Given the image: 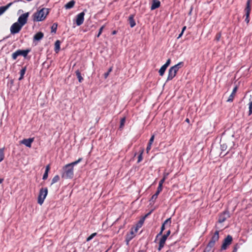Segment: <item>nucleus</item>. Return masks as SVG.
I'll return each mask as SVG.
<instances>
[{"label":"nucleus","instance_id":"obj_1","mask_svg":"<svg viewBox=\"0 0 252 252\" xmlns=\"http://www.w3.org/2000/svg\"><path fill=\"white\" fill-rule=\"evenodd\" d=\"M82 158H79L77 160L65 165L63 167V173L62 177L65 179H71L73 177V166L77 164L82 160Z\"/></svg>","mask_w":252,"mask_h":252},{"label":"nucleus","instance_id":"obj_2","mask_svg":"<svg viewBox=\"0 0 252 252\" xmlns=\"http://www.w3.org/2000/svg\"><path fill=\"white\" fill-rule=\"evenodd\" d=\"M49 12V9L43 8L33 14V20L36 22L43 21Z\"/></svg>","mask_w":252,"mask_h":252},{"label":"nucleus","instance_id":"obj_3","mask_svg":"<svg viewBox=\"0 0 252 252\" xmlns=\"http://www.w3.org/2000/svg\"><path fill=\"white\" fill-rule=\"evenodd\" d=\"M219 231L216 230L214 233L213 236L211 238V240L208 244L207 247L204 250V252H210L212 249L215 246V244L216 242L219 240Z\"/></svg>","mask_w":252,"mask_h":252},{"label":"nucleus","instance_id":"obj_4","mask_svg":"<svg viewBox=\"0 0 252 252\" xmlns=\"http://www.w3.org/2000/svg\"><path fill=\"white\" fill-rule=\"evenodd\" d=\"M220 149L222 151L227 150H230L234 146V143L231 139H228L226 141H220Z\"/></svg>","mask_w":252,"mask_h":252},{"label":"nucleus","instance_id":"obj_5","mask_svg":"<svg viewBox=\"0 0 252 252\" xmlns=\"http://www.w3.org/2000/svg\"><path fill=\"white\" fill-rule=\"evenodd\" d=\"M30 52V49L25 50H18L12 54V58L13 60H16L19 56H22L24 57H26L28 53Z\"/></svg>","mask_w":252,"mask_h":252},{"label":"nucleus","instance_id":"obj_6","mask_svg":"<svg viewBox=\"0 0 252 252\" xmlns=\"http://www.w3.org/2000/svg\"><path fill=\"white\" fill-rule=\"evenodd\" d=\"M48 193L47 188L41 189L40 190L39 194L38 197V203L41 205L44 202Z\"/></svg>","mask_w":252,"mask_h":252},{"label":"nucleus","instance_id":"obj_7","mask_svg":"<svg viewBox=\"0 0 252 252\" xmlns=\"http://www.w3.org/2000/svg\"><path fill=\"white\" fill-rule=\"evenodd\" d=\"M22 26L20 24H18V22H15L10 27V32L12 34L18 33L20 32L22 28Z\"/></svg>","mask_w":252,"mask_h":252},{"label":"nucleus","instance_id":"obj_8","mask_svg":"<svg viewBox=\"0 0 252 252\" xmlns=\"http://www.w3.org/2000/svg\"><path fill=\"white\" fill-rule=\"evenodd\" d=\"M29 16V12H26L22 14L18 19V23L23 27L27 22L28 18Z\"/></svg>","mask_w":252,"mask_h":252},{"label":"nucleus","instance_id":"obj_9","mask_svg":"<svg viewBox=\"0 0 252 252\" xmlns=\"http://www.w3.org/2000/svg\"><path fill=\"white\" fill-rule=\"evenodd\" d=\"M230 214L228 211H225L221 213L219 216L218 222L221 223L230 218Z\"/></svg>","mask_w":252,"mask_h":252},{"label":"nucleus","instance_id":"obj_10","mask_svg":"<svg viewBox=\"0 0 252 252\" xmlns=\"http://www.w3.org/2000/svg\"><path fill=\"white\" fill-rule=\"evenodd\" d=\"M232 241V237L230 235H228L223 240L222 245L221 246V250H225L227 249V247L231 244Z\"/></svg>","mask_w":252,"mask_h":252},{"label":"nucleus","instance_id":"obj_11","mask_svg":"<svg viewBox=\"0 0 252 252\" xmlns=\"http://www.w3.org/2000/svg\"><path fill=\"white\" fill-rule=\"evenodd\" d=\"M85 13L82 12L76 16V23L77 26L81 25L84 21Z\"/></svg>","mask_w":252,"mask_h":252},{"label":"nucleus","instance_id":"obj_12","mask_svg":"<svg viewBox=\"0 0 252 252\" xmlns=\"http://www.w3.org/2000/svg\"><path fill=\"white\" fill-rule=\"evenodd\" d=\"M150 214V213H148L146 214L145 216H144L142 218H141L138 221V222L136 224V225L135 227L134 228V231L135 232H137L138 231V230L139 228L142 227L143 225L144 220L146 219V218Z\"/></svg>","mask_w":252,"mask_h":252},{"label":"nucleus","instance_id":"obj_13","mask_svg":"<svg viewBox=\"0 0 252 252\" xmlns=\"http://www.w3.org/2000/svg\"><path fill=\"white\" fill-rule=\"evenodd\" d=\"M33 138L24 139L23 140L20 141V143L21 144L25 145L26 146L29 148H31L32 146V143L33 142Z\"/></svg>","mask_w":252,"mask_h":252},{"label":"nucleus","instance_id":"obj_14","mask_svg":"<svg viewBox=\"0 0 252 252\" xmlns=\"http://www.w3.org/2000/svg\"><path fill=\"white\" fill-rule=\"evenodd\" d=\"M177 72L172 67H170L168 70V74L167 78V81L171 80L176 75Z\"/></svg>","mask_w":252,"mask_h":252},{"label":"nucleus","instance_id":"obj_15","mask_svg":"<svg viewBox=\"0 0 252 252\" xmlns=\"http://www.w3.org/2000/svg\"><path fill=\"white\" fill-rule=\"evenodd\" d=\"M167 237L164 235L162 236L159 242V247L158 250L160 251L163 247L166 240H167Z\"/></svg>","mask_w":252,"mask_h":252},{"label":"nucleus","instance_id":"obj_16","mask_svg":"<svg viewBox=\"0 0 252 252\" xmlns=\"http://www.w3.org/2000/svg\"><path fill=\"white\" fill-rule=\"evenodd\" d=\"M251 0H248L246 3V7L245 8L246 16L249 17L251 12Z\"/></svg>","mask_w":252,"mask_h":252},{"label":"nucleus","instance_id":"obj_17","mask_svg":"<svg viewBox=\"0 0 252 252\" xmlns=\"http://www.w3.org/2000/svg\"><path fill=\"white\" fill-rule=\"evenodd\" d=\"M237 89H238V87L237 86H235L234 88V89L232 91V92L231 93V94L229 95L228 99L227 100V102H230L233 101L234 96L235 95L236 92L237 91Z\"/></svg>","mask_w":252,"mask_h":252},{"label":"nucleus","instance_id":"obj_18","mask_svg":"<svg viewBox=\"0 0 252 252\" xmlns=\"http://www.w3.org/2000/svg\"><path fill=\"white\" fill-rule=\"evenodd\" d=\"M160 2L158 0H154L151 7V10H154L160 6Z\"/></svg>","mask_w":252,"mask_h":252},{"label":"nucleus","instance_id":"obj_19","mask_svg":"<svg viewBox=\"0 0 252 252\" xmlns=\"http://www.w3.org/2000/svg\"><path fill=\"white\" fill-rule=\"evenodd\" d=\"M12 3H9L5 6L0 7V16L11 5Z\"/></svg>","mask_w":252,"mask_h":252},{"label":"nucleus","instance_id":"obj_20","mask_svg":"<svg viewBox=\"0 0 252 252\" xmlns=\"http://www.w3.org/2000/svg\"><path fill=\"white\" fill-rule=\"evenodd\" d=\"M43 35H44L42 32H38L34 35L33 37V39L34 40L39 41L43 38Z\"/></svg>","mask_w":252,"mask_h":252},{"label":"nucleus","instance_id":"obj_21","mask_svg":"<svg viewBox=\"0 0 252 252\" xmlns=\"http://www.w3.org/2000/svg\"><path fill=\"white\" fill-rule=\"evenodd\" d=\"M128 20L130 27H134L136 25L135 22L134 20V16L133 15H130L128 18Z\"/></svg>","mask_w":252,"mask_h":252},{"label":"nucleus","instance_id":"obj_22","mask_svg":"<svg viewBox=\"0 0 252 252\" xmlns=\"http://www.w3.org/2000/svg\"><path fill=\"white\" fill-rule=\"evenodd\" d=\"M75 1L73 0H72L70 1H69L68 2H67L64 6L65 8L66 9H70L71 8H72L74 4H75Z\"/></svg>","mask_w":252,"mask_h":252},{"label":"nucleus","instance_id":"obj_23","mask_svg":"<svg viewBox=\"0 0 252 252\" xmlns=\"http://www.w3.org/2000/svg\"><path fill=\"white\" fill-rule=\"evenodd\" d=\"M183 62H180L177 64L172 66L171 67L176 71V72L179 69L183 66Z\"/></svg>","mask_w":252,"mask_h":252},{"label":"nucleus","instance_id":"obj_24","mask_svg":"<svg viewBox=\"0 0 252 252\" xmlns=\"http://www.w3.org/2000/svg\"><path fill=\"white\" fill-rule=\"evenodd\" d=\"M50 170V166L49 165H48L46 166V169H45V172L43 174V180H46L47 179V178H48V172Z\"/></svg>","mask_w":252,"mask_h":252},{"label":"nucleus","instance_id":"obj_25","mask_svg":"<svg viewBox=\"0 0 252 252\" xmlns=\"http://www.w3.org/2000/svg\"><path fill=\"white\" fill-rule=\"evenodd\" d=\"M75 74L77 76V77L78 79V81L81 83L83 80V78L82 77L80 72L79 70H77L75 71Z\"/></svg>","mask_w":252,"mask_h":252},{"label":"nucleus","instance_id":"obj_26","mask_svg":"<svg viewBox=\"0 0 252 252\" xmlns=\"http://www.w3.org/2000/svg\"><path fill=\"white\" fill-rule=\"evenodd\" d=\"M60 41L57 40L55 43V51L56 53H58L60 49Z\"/></svg>","mask_w":252,"mask_h":252},{"label":"nucleus","instance_id":"obj_27","mask_svg":"<svg viewBox=\"0 0 252 252\" xmlns=\"http://www.w3.org/2000/svg\"><path fill=\"white\" fill-rule=\"evenodd\" d=\"M167 68V67H166L165 66H164V65H163L159 69V74L160 76H163V75L164 74L166 69Z\"/></svg>","mask_w":252,"mask_h":252},{"label":"nucleus","instance_id":"obj_28","mask_svg":"<svg viewBox=\"0 0 252 252\" xmlns=\"http://www.w3.org/2000/svg\"><path fill=\"white\" fill-rule=\"evenodd\" d=\"M26 67H24L22 68L20 71V77L19 78V80H21L23 78V76L26 72Z\"/></svg>","mask_w":252,"mask_h":252},{"label":"nucleus","instance_id":"obj_29","mask_svg":"<svg viewBox=\"0 0 252 252\" xmlns=\"http://www.w3.org/2000/svg\"><path fill=\"white\" fill-rule=\"evenodd\" d=\"M249 109V115L252 114V97L250 98V101L248 104Z\"/></svg>","mask_w":252,"mask_h":252},{"label":"nucleus","instance_id":"obj_30","mask_svg":"<svg viewBox=\"0 0 252 252\" xmlns=\"http://www.w3.org/2000/svg\"><path fill=\"white\" fill-rule=\"evenodd\" d=\"M4 149H0V162H1L4 158Z\"/></svg>","mask_w":252,"mask_h":252},{"label":"nucleus","instance_id":"obj_31","mask_svg":"<svg viewBox=\"0 0 252 252\" xmlns=\"http://www.w3.org/2000/svg\"><path fill=\"white\" fill-rule=\"evenodd\" d=\"M60 180V177L59 175L55 176L52 180V184H53L57 182H58Z\"/></svg>","mask_w":252,"mask_h":252},{"label":"nucleus","instance_id":"obj_32","mask_svg":"<svg viewBox=\"0 0 252 252\" xmlns=\"http://www.w3.org/2000/svg\"><path fill=\"white\" fill-rule=\"evenodd\" d=\"M125 122H126V118L125 117L121 119V122H120V129H122L123 128V126H124Z\"/></svg>","mask_w":252,"mask_h":252},{"label":"nucleus","instance_id":"obj_33","mask_svg":"<svg viewBox=\"0 0 252 252\" xmlns=\"http://www.w3.org/2000/svg\"><path fill=\"white\" fill-rule=\"evenodd\" d=\"M136 233V232H135L134 231V229H133V228H132L130 231V235L128 236L129 240H131L134 237V234Z\"/></svg>","mask_w":252,"mask_h":252},{"label":"nucleus","instance_id":"obj_34","mask_svg":"<svg viewBox=\"0 0 252 252\" xmlns=\"http://www.w3.org/2000/svg\"><path fill=\"white\" fill-rule=\"evenodd\" d=\"M57 29V24L54 23L51 27V32H56Z\"/></svg>","mask_w":252,"mask_h":252},{"label":"nucleus","instance_id":"obj_35","mask_svg":"<svg viewBox=\"0 0 252 252\" xmlns=\"http://www.w3.org/2000/svg\"><path fill=\"white\" fill-rule=\"evenodd\" d=\"M165 224H164V223H162V225H161V230H160V231L159 232V233L157 235V237H158V236H160V235H161L162 234V232L163 231V230L165 229Z\"/></svg>","mask_w":252,"mask_h":252},{"label":"nucleus","instance_id":"obj_36","mask_svg":"<svg viewBox=\"0 0 252 252\" xmlns=\"http://www.w3.org/2000/svg\"><path fill=\"white\" fill-rule=\"evenodd\" d=\"M96 235V233H94L93 234H92L90 236H89L87 238V240L86 241L87 242H89L90 241V240H91L94 236H95Z\"/></svg>","mask_w":252,"mask_h":252},{"label":"nucleus","instance_id":"obj_37","mask_svg":"<svg viewBox=\"0 0 252 252\" xmlns=\"http://www.w3.org/2000/svg\"><path fill=\"white\" fill-rule=\"evenodd\" d=\"M112 67H111L108 70V71L104 73V78L106 79L109 75V73L112 71Z\"/></svg>","mask_w":252,"mask_h":252},{"label":"nucleus","instance_id":"obj_38","mask_svg":"<svg viewBox=\"0 0 252 252\" xmlns=\"http://www.w3.org/2000/svg\"><path fill=\"white\" fill-rule=\"evenodd\" d=\"M104 28V26H102L99 30V32L98 33V34H97L96 36L97 37H98L100 34H101L102 32V31L103 30V29Z\"/></svg>","mask_w":252,"mask_h":252},{"label":"nucleus","instance_id":"obj_39","mask_svg":"<svg viewBox=\"0 0 252 252\" xmlns=\"http://www.w3.org/2000/svg\"><path fill=\"white\" fill-rule=\"evenodd\" d=\"M154 138H155V135H153L150 139V140L149 141V143L148 144H150V145H152L153 143V141L154 140Z\"/></svg>","mask_w":252,"mask_h":252},{"label":"nucleus","instance_id":"obj_40","mask_svg":"<svg viewBox=\"0 0 252 252\" xmlns=\"http://www.w3.org/2000/svg\"><path fill=\"white\" fill-rule=\"evenodd\" d=\"M171 223V218H168V219H166V220L163 222V223H164V224H167V223H169V225H170Z\"/></svg>","mask_w":252,"mask_h":252},{"label":"nucleus","instance_id":"obj_41","mask_svg":"<svg viewBox=\"0 0 252 252\" xmlns=\"http://www.w3.org/2000/svg\"><path fill=\"white\" fill-rule=\"evenodd\" d=\"M142 153H143V151H142L141 154L138 156V161H137L138 162H140L142 159Z\"/></svg>","mask_w":252,"mask_h":252},{"label":"nucleus","instance_id":"obj_42","mask_svg":"<svg viewBox=\"0 0 252 252\" xmlns=\"http://www.w3.org/2000/svg\"><path fill=\"white\" fill-rule=\"evenodd\" d=\"M170 62H171L170 59H168L167 61H166V63L164 64V65L167 67L169 66V65L170 64Z\"/></svg>","mask_w":252,"mask_h":252},{"label":"nucleus","instance_id":"obj_43","mask_svg":"<svg viewBox=\"0 0 252 252\" xmlns=\"http://www.w3.org/2000/svg\"><path fill=\"white\" fill-rule=\"evenodd\" d=\"M165 180V177H163V178L159 181L158 185L162 186L163 183Z\"/></svg>","mask_w":252,"mask_h":252},{"label":"nucleus","instance_id":"obj_44","mask_svg":"<svg viewBox=\"0 0 252 252\" xmlns=\"http://www.w3.org/2000/svg\"><path fill=\"white\" fill-rule=\"evenodd\" d=\"M157 198H158V197L156 195H155V194H154L152 196L151 200L154 202L156 201V200L157 199Z\"/></svg>","mask_w":252,"mask_h":252},{"label":"nucleus","instance_id":"obj_45","mask_svg":"<svg viewBox=\"0 0 252 252\" xmlns=\"http://www.w3.org/2000/svg\"><path fill=\"white\" fill-rule=\"evenodd\" d=\"M162 186H161L160 185H158V188L157 189V191L161 192L162 191Z\"/></svg>","mask_w":252,"mask_h":252},{"label":"nucleus","instance_id":"obj_46","mask_svg":"<svg viewBox=\"0 0 252 252\" xmlns=\"http://www.w3.org/2000/svg\"><path fill=\"white\" fill-rule=\"evenodd\" d=\"M151 146H152V145H150V144L148 145L147 148H146V151H147V153H148V152L150 150V149L151 148Z\"/></svg>","mask_w":252,"mask_h":252},{"label":"nucleus","instance_id":"obj_47","mask_svg":"<svg viewBox=\"0 0 252 252\" xmlns=\"http://www.w3.org/2000/svg\"><path fill=\"white\" fill-rule=\"evenodd\" d=\"M170 230H169L165 234H164V235L168 237V236L170 235Z\"/></svg>","mask_w":252,"mask_h":252},{"label":"nucleus","instance_id":"obj_48","mask_svg":"<svg viewBox=\"0 0 252 252\" xmlns=\"http://www.w3.org/2000/svg\"><path fill=\"white\" fill-rule=\"evenodd\" d=\"M220 34H217V36H216V39H217V40L219 41L220 40Z\"/></svg>","mask_w":252,"mask_h":252},{"label":"nucleus","instance_id":"obj_49","mask_svg":"<svg viewBox=\"0 0 252 252\" xmlns=\"http://www.w3.org/2000/svg\"><path fill=\"white\" fill-rule=\"evenodd\" d=\"M237 246L236 245L233 249V252H237Z\"/></svg>","mask_w":252,"mask_h":252},{"label":"nucleus","instance_id":"obj_50","mask_svg":"<svg viewBox=\"0 0 252 252\" xmlns=\"http://www.w3.org/2000/svg\"><path fill=\"white\" fill-rule=\"evenodd\" d=\"M160 192L159 191H158L157 190L156 192L154 194L155 195H156L157 197L158 196L159 193H160Z\"/></svg>","mask_w":252,"mask_h":252},{"label":"nucleus","instance_id":"obj_51","mask_svg":"<svg viewBox=\"0 0 252 252\" xmlns=\"http://www.w3.org/2000/svg\"><path fill=\"white\" fill-rule=\"evenodd\" d=\"M245 21L247 22V23H249V17H248V18H247V16H246Z\"/></svg>","mask_w":252,"mask_h":252},{"label":"nucleus","instance_id":"obj_52","mask_svg":"<svg viewBox=\"0 0 252 252\" xmlns=\"http://www.w3.org/2000/svg\"><path fill=\"white\" fill-rule=\"evenodd\" d=\"M186 29V26H184L183 29H182V32L183 33L185 31V30Z\"/></svg>","mask_w":252,"mask_h":252},{"label":"nucleus","instance_id":"obj_53","mask_svg":"<svg viewBox=\"0 0 252 252\" xmlns=\"http://www.w3.org/2000/svg\"><path fill=\"white\" fill-rule=\"evenodd\" d=\"M183 33H182V32H181V33L179 35L178 37V38H180L182 35H183Z\"/></svg>","mask_w":252,"mask_h":252},{"label":"nucleus","instance_id":"obj_54","mask_svg":"<svg viewBox=\"0 0 252 252\" xmlns=\"http://www.w3.org/2000/svg\"><path fill=\"white\" fill-rule=\"evenodd\" d=\"M168 173H164V176L163 177H165V179H166L167 176H168Z\"/></svg>","mask_w":252,"mask_h":252},{"label":"nucleus","instance_id":"obj_55","mask_svg":"<svg viewBox=\"0 0 252 252\" xmlns=\"http://www.w3.org/2000/svg\"><path fill=\"white\" fill-rule=\"evenodd\" d=\"M185 121L188 123H189V120L188 118H187L185 120Z\"/></svg>","mask_w":252,"mask_h":252},{"label":"nucleus","instance_id":"obj_56","mask_svg":"<svg viewBox=\"0 0 252 252\" xmlns=\"http://www.w3.org/2000/svg\"><path fill=\"white\" fill-rule=\"evenodd\" d=\"M3 181V179H1L0 178V184H1Z\"/></svg>","mask_w":252,"mask_h":252},{"label":"nucleus","instance_id":"obj_57","mask_svg":"<svg viewBox=\"0 0 252 252\" xmlns=\"http://www.w3.org/2000/svg\"><path fill=\"white\" fill-rule=\"evenodd\" d=\"M116 33V32L115 31H113V32H112L113 34H115Z\"/></svg>","mask_w":252,"mask_h":252},{"label":"nucleus","instance_id":"obj_58","mask_svg":"<svg viewBox=\"0 0 252 252\" xmlns=\"http://www.w3.org/2000/svg\"><path fill=\"white\" fill-rule=\"evenodd\" d=\"M191 10L190 11V12H189V14H191Z\"/></svg>","mask_w":252,"mask_h":252}]
</instances>
